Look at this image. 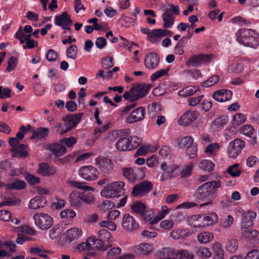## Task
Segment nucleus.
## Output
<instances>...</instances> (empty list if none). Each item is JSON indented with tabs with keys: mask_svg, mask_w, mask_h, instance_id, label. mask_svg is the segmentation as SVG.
<instances>
[{
	"mask_svg": "<svg viewBox=\"0 0 259 259\" xmlns=\"http://www.w3.org/2000/svg\"><path fill=\"white\" fill-rule=\"evenodd\" d=\"M221 186V181L218 180L206 182L199 186L196 190V197L199 199L208 200L206 202L201 204L200 206L211 204L212 201L217 196V189Z\"/></svg>",
	"mask_w": 259,
	"mask_h": 259,
	"instance_id": "1",
	"label": "nucleus"
},
{
	"mask_svg": "<svg viewBox=\"0 0 259 259\" xmlns=\"http://www.w3.org/2000/svg\"><path fill=\"white\" fill-rule=\"evenodd\" d=\"M236 40L240 44L251 48L258 45V37L253 29H241L236 33Z\"/></svg>",
	"mask_w": 259,
	"mask_h": 259,
	"instance_id": "2",
	"label": "nucleus"
},
{
	"mask_svg": "<svg viewBox=\"0 0 259 259\" xmlns=\"http://www.w3.org/2000/svg\"><path fill=\"white\" fill-rule=\"evenodd\" d=\"M170 8H166L163 5L161 9L164 11L162 15L163 21V27L165 29L170 28L175 23V17L174 15H179L180 13V8L178 5H170Z\"/></svg>",
	"mask_w": 259,
	"mask_h": 259,
	"instance_id": "3",
	"label": "nucleus"
},
{
	"mask_svg": "<svg viewBox=\"0 0 259 259\" xmlns=\"http://www.w3.org/2000/svg\"><path fill=\"white\" fill-rule=\"evenodd\" d=\"M125 185L121 181L113 182L107 185L101 191L102 196L112 198L120 196V192Z\"/></svg>",
	"mask_w": 259,
	"mask_h": 259,
	"instance_id": "4",
	"label": "nucleus"
},
{
	"mask_svg": "<svg viewBox=\"0 0 259 259\" xmlns=\"http://www.w3.org/2000/svg\"><path fill=\"white\" fill-rule=\"evenodd\" d=\"M145 169L144 167H123L122 169L123 176L132 183L145 177Z\"/></svg>",
	"mask_w": 259,
	"mask_h": 259,
	"instance_id": "5",
	"label": "nucleus"
},
{
	"mask_svg": "<svg viewBox=\"0 0 259 259\" xmlns=\"http://www.w3.org/2000/svg\"><path fill=\"white\" fill-rule=\"evenodd\" d=\"M68 183L71 187L85 190L81 193L82 202L91 204L95 201L94 195L92 193L88 192V191H94V189L93 187L83 185L84 183L73 180L69 181Z\"/></svg>",
	"mask_w": 259,
	"mask_h": 259,
	"instance_id": "6",
	"label": "nucleus"
},
{
	"mask_svg": "<svg viewBox=\"0 0 259 259\" xmlns=\"http://www.w3.org/2000/svg\"><path fill=\"white\" fill-rule=\"evenodd\" d=\"M153 188L152 182L143 181L136 184L132 189L131 194L134 196L143 197L149 193Z\"/></svg>",
	"mask_w": 259,
	"mask_h": 259,
	"instance_id": "7",
	"label": "nucleus"
},
{
	"mask_svg": "<svg viewBox=\"0 0 259 259\" xmlns=\"http://www.w3.org/2000/svg\"><path fill=\"white\" fill-rule=\"evenodd\" d=\"M33 218L35 224L42 230H48L53 225L52 218L46 213H37Z\"/></svg>",
	"mask_w": 259,
	"mask_h": 259,
	"instance_id": "8",
	"label": "nucleus"
},
{
	"mask_svg": "<svg viewBox=\"0 0 259 259\" xmlns=\"http://www.w3.org/2000/svg\"><path fill=\"white\" fill-rule=\"evenodd\" d=\"M82 115V113H78L77 114H72L66 115L64 118V121L65 122L64 125L66 128L61 132V134L63 135L64 134L70 131L73 127L76 126V125L80 122Z\"/></svg>",
	"mask_w": 259,
	"mask_h": 259,
	"instance_id": "9",
	"label": "nucleus"
},
{
	"mask_svg": "<svg viewBox=\"0 0 259 259\" xmlns=\"http://www.w3.org/2000/svg\"><path fill=\"white\" fill-rule=\"evenodd\" d=\"M245 146V142L239 139H236L229 143L228 148V153L230 157L235 158L241 153Z\"/></svg>",
	"mask_w": 259,
	"mask_h": 259,
	"instance_id": "10",
	"label": "nucleus"
},
{
	"mask_svg": "<svg viewBox=\"0 0 259 259\" xmlns=\"http://www.w3.org/2000/svg\"><path fill=\"white\" fill-rule=\"evenodd\" d=\"M78 174L80 177L87 181H93L98 177L99 172L96 168L88 165L81 167Z\"/></svg>",
	"mask_w": 259,
	"mask_h": 259,
	"instance_id": "11",
	"label": "nucleus"
},
{
	"mask_svg": "<svg viewBox=\"0 0 259 259\" xmlns=\"http://www.w3.org/2000/svg\"><path fill=\"white\" fill-rule=\"evenodd\" d=\"M152 86L150 84H139L134 86L131 89L132 98L137 101L145 97L148 93Z\"/></svg>",
	"mask_w": 259,
	"mask_h": 259,
	"instance_id": "12",
	"label": "nucleus"
},
{
	"mask_svg": "<svg viewBox=\"0 0 259 259\" xmlns=\"http://www.w3.org/2000/svg\"><path fill=\"white\" fill-rule=\"evenodd\" d=\"M211 56L210 55L199 54L193 55L186 61V64L187 66L198 67L202 64L209 61Z\"/></svg>",
	"mask_w": 259,
	"mask_h": 259,
	"instance_id": "13",
	"label": "nucleus"
},
{
	"mask_svg": "<svg viewBox=\"0 0 259 259\" xmlns=\"http://www.w3.org/2000/svg\"><path fill=\"white\" fill-rule=\"evenodd\" d=\"M96 161L101 171L105 174H111L113 169V164L111 160L105 157H99Z\"/></svg>",
	"mask_w": 259,
	"mask_h": 259,
	"instance_id": "14",
	"label": "nucleus"
},
{
	"mask_svg": "<svg viewBox=\"0 0 259 259\" xmlns=\"http://www.w3.org/2000/svg\"><path fill=\"white\" fill-rule=\"evenodd\" d=\"M122 228L127 231H132L138 228L139 224L135 218L128 213L124 214L122 221Z\"/></svg>",
	"mask_w": 259,
	"mask_h": 259,
	"instance_id": "15",
	"label": "nucleus"
},
{
	"mask_svg": "<svg viewBox=\"0 0 259 259\" xmlns=\"http://www.w3.org/2000/svg\"><path fill=\"white\" fill-rule=\"evenodd\" d=\"M145 110L144 108L140 107L132 111L131 114L125 119L127 123H134L142 120L145 117Z\"/></svg>",
	"mask_w": 259,
	"mask_h": 259,
	"instance_id": "16",
	"label": "nucleus"
},
{
	"mask_svg": "<svg viewBox=\"0 0 259 259\" xmlns=\"http://www.w3.org/2000/svg\"><path fill=\"white\" fill-rule=\"evenodd\" d=\"M89 247L90 250H100L101 251H105L108 248L111 247V245L110 243L107 244L106 245L104 244V242H102L99 238H96L95 236H90L89 237Z\"/></svg>",
	"mask_w": 259,
	"mask_h": 259,
	"instance_id": "17",
	"label": "nucleus"
},
{
	"mask_svg": "<svg viewBox=\"0 0 259 259\" xmlns=\"http://www.w3.org/2000/svg\"><path fill=\"white\" fill-rule=\"evenodd\" d=\"M159 64V57L155 53L147 54L144 59V64L146 68L149 69H156Z\"/></svg>",
	"mask_w": 259,
	"mask_h": 259,
	"instance_id": "18",
	"label": "nucleus"
},
{
	"mask_svg": "<svg viewBox=\"0 0 259 259\" xmlns=\"http://www.w3.org/2000/svg\"><path fill=\"white\" fill-rule=\"evenodd\" d=\"M198 116L197 111H187L179 119V123L181 125H187L195 120Z\"/></svg>",
	"mask_w": 259,
	"mask_h": 259,
	"instance_id": "19",
	"label": "nucleus"
},
{
	"mask_svg": "<svg viewBox=\"0 0 259 259\" xmlns=\"http://www.w3.org/2000/svg\"><path fill=\"white\" fill-rule=\"evenodd\" d=\"M232 92L226 89H222L214 92L211 96L217 101L224 102L230 100L232 98Z\"/></svg>",
	"mask_w": 259,
	"mask_h": 259,
	"instance_id": "20",
	"label": "nucleus"
},
{
	"mask_svg": "<svg viewBox=\"0 0 259 259\" xmlns=\"http://www.w3.org/2000/svg\"><path fill=\"white\" fill-rule=\"evenodd\" d=\"M55 23L56 25L62 27L63 29L67 25H72L73 21L67 12H64L55 17Z\"/></svg>",
	"mask_w": 259,
	"mask_h": 259,
	"instance_id": "21",
	"label": "nucleus"
},
{
	"mask_svg": "<svg viewBox=\"0 0 259 259\" xmlns=\"http://www.w3.org/2000/svg\"><path fill=\"white\" fill-rule=\"evenodd\" d=\"M47 149L49 150L56 156H62L66 152V148L60 143H53L47 146Z\"/></svg>",
	"mask_w": 259,
	"mask_h": 259,
	"instance_id": "22",
	"label": "nucleus"
},
{
	"mask_svg": "<svg viewBox=\"0 0 259 259\" xmlns=\"http://www.w3.org/2000/svg\"><path fill=\"white\" fill-rule=\"evenodd\" d=\"M47 201L42 196H36L32 198L29 202V207L33 209H37L45 207L46 205Z\"/></svg>",
	"mask_w": 259,
	"mask_h": 259,
	"instance_id": "23",
	"label": "nucleus"
},
{
	"mask_svg": "<svg viewBox=\"0 0 259 259\" xmlns=\"http://www.w3.org/2000/svg\"><path fill=\"white\" fill-rule=\"evenodd\" d=\"M82 230L77 228H72L66 232V241L69 242L77 241L82 235Z\"/></svg>",
	"mask_w": 259,
	"mask_h": 259,
	"instance_id": "24",
	"label": "nucleus"
},
{
	"mask_svg": "<svg viewBox=\"0 0 259 259\" xmlns=\"http://www.w3.org/2000/svg\"><path fill=\"white\" fill-rule=\"evenodd\" d=\"M38 172L43 176L49 177L55 175L56 169L47 163H42L39 165Z\"/></svg>",
	"mask_w": 259,
	"mask_h": 259,
	"instance_id": "25",
	"label": "nucleus"
},
{
	"mask_svg": "<svg viewBox=\"0 0 259 259\" xmlns=\"http://www.w3.org/2000/svg\"><path fill=\"white\" fill-rule=\"evenodd\" d=\"M255 212L251 211H248L242 217L241 227L246 228L250 227L253 225V220L256 218Z\"/></svg>",
	"mask_w": 259,
	"mask_h": 259,
	"instance_id": "26",
	"label": "nucleus"
},
{
	"mask_svg": "<svg viewBox=\"0 0 259 259\" xmlns=\"http://www.w3.org/2000/svg\"><path fill=\"white\" fill-rule=\"evenodd\" d=\"M115 147L117 150L120 151L131 150L130 139L126 138H120L116 142Z\"/></svg>",
	"mask_w": 259,
	"mask_h": 259,
	"instance_id": "27",
	"label": "nucleus"
},
{
	"mask_svg": "<svg viewBox=\"0 0 259 259\" xmlns=\"http://www.w3.org/2000/svg\"><path fill=\"white\" fill-rule=\"evenodd\" d=\"M228 121V118L227 116H221L213 121L211 127L214 131H220L223 128Z\"/></svg>",
	"mask_w": 259,
	"mask_h": 259,
	"instance_id": "28",
	"label": "nucleus"
},
{
	"mask_svg": "<svg viewBox=\"0 0 259 259\" xmlns=\"http://www.w3.org/2000/svg\"><path fill=\"white\" fill-rule=\"evenodd\" d=\"M49 132V130L48 128L42 127H38L33 131L32 135L30 137V139H45L48 136Z\"/></svg>",
	"mask_w": 259,
	"mask_h": 259,
	"instance_id": "29",
	"label": "nucleus"
},
{
	"mask_svg": "<svg viewBox=\"0 0 259 259\" xmlns=\"http://www.w3.org/2000/svg\"><path fill=\"white\" fill-rule=\"evenodd\" d=\"M27 146L24 144H19L16 147L11 148L10 150L12 152H15L13 154V157H26L28 156V153L26 151Z\"/></svg>",
	"mask_w": 259,
	"mask_h": 259,
	"instance_id": "30",
	"label": "nucleus"
},
{
	"mask_svg": "<svg viewBox=\"0 0 259 259\" xmlns=\"http://www.w3.org/2000/svg\"><path fill=\"white\" fill-rule=\"evenodd\" d=\"M258 232L254 229L250 228V227H241V236L242 237L250 240L253 239L257 237Z\"/></svg>",
	"mask_w": 259,
	"mask_h": 259,
	"instance_id": "31",
	"label": "nucleus"
},
{
	"mask_svg": "<svg viewBox=\"0 0 259 259\" xmlns=\"http://www.w3.org/2000/svg\"><path fill=\"white\" fill-rule=\"evenodd\" d=\"M193 253L187 250H175L174 259H193Z\"/></svg>",
	"mask_w": 259,
	"mask_h": 259,
	"instance_id": "32",
	"label": "nucleus"
},
{
	"mask_svg": "<svg viewBox=\"0 0 259 259\" xmlns=\"http://www.w3.org/2000/svg\"><path fill=\"white\" fill-rule=\"evenodd\" d=\"M175 250L171 248H163L160 251L159 259H174Z\"/></svg>",
	"mask_w": 259,
	"mask_h": 259,
	"instance_id": "33",
	"label": "nucleus"
},
{
	"mask_svg": "<svg viewBox=\"0 0 259 259\" xmlns=\"http://www.w3.org/2000/svg\"><path fill=\"white\" fill-rule=\"evenodd\" d=\"M193 138L191 136H185L180 138L177 140L178 146L181 149L185 147H188L193 144Z\"/></svg>",
	"mask_w": 259,
	"mask_h": 259,
	"instance_id": "34",
	"label": "nucleus"
},
{
	"mask_svg": "<svg viewBox=\"0 0 259 259\" xmlns=\"http://www.w3.org/2000/svg\"><path fill=\"white\" fill-rule=\"evenodd\" d=\"M152 251L151 245L147 243H143L138 245L136 247L135 251L140 255H147Z\"/></svg>",
	"mask_w": 259,
	"mask_h": 259,
	"instance_id": "35",
	"label": "nucleus"
},
{
	"mask_svg": "<svg viewBox=\"0 0 259 259\" xmlns=\"http://www.w3.org/2000/svg\"><path fill=\"white\" fill-rule=\"evenodd\" d=\"M199 91V87L196 86H188L179 92V95L183 97H189Z\"/></svg>",
	"mask_w": 259,
	"mask_h": 259,
	"instance_id": "36",
	"label": "nucleus"
},
{
	"mask_svg": "<svg viewBox=\"0 0 259 259\" xmlns=\"http://www.w3.org/2000/svg\"><path fill=\"white\" fill-rule=\"evenodd\" d=\"M98 238L103 242L110 243L113 241L111 233L106 229H101L98 231Z\"/></svg>",
	"mask_w": 259,
	"mask_h": 259,
	"instance_id": "37",
	"label": "nucleus"
},
{
	"mask_svg": "<svg viewBox=\"0 0 259 259\" xmlns=\"http://www.w3.org/2000/svg\"><path fill=\"white\" fill-rule=\"evenodd\" d=\"M202 221L204 222L202 226L209 225L214 224L218 221V217L215 213H211L207 215L202 217Z\"/></svg>",
	"mask_w": 259,
	"mask_h": 259,
	"instance_id": "38",
	"label": "nucleus"
},
{
	"mask_svg": "<svg viewBox=\"0 0 259 259\" xmlns=\"http://www.w3.org/2000/svg\"><path fill=\"white\" fill-rule=\"evenodd\" d=\"M81 193L72 192L70 195V201L72 205L80 206L82 204Z\"/></svg>",
	"mask_w": 259,
	"mask_h": 259,
	"instance_id": "39",
	"label": "nucleus"
},
{
	"mask_svg": "<svg viewBox=\"0 0 259 259\" xmlns=\"http://www.w3.org/2000/svg\"><path fill=\"white\" fill-rule=\"evenodd\" d=\"M215 164L208 160H203L199 163V168L208 172L213 170Z\"/></svg>",
	"mask_w": 259,
	"mask_h": 259,
	"instance_id": "40",
	"label": "nucleus"
},
{
	"mask_svg": "<svg viewBox=\"0 0 259 259\" xmlns=\"http://www.w3.org/2000/svg\"><path fill=\"white\" fill-rule=\"evenodd\" d=\"M161 37H162V35L160 29H155L151 31L148 39L153 44H156Z\"/></svg>",
	"mask_w": 259,
	"mask_h": 259,
	"instance_id": "41",
	"label": "nucleus"
},
{
	"mask_svg": "<svg viewBox=\"0 0 259 259\" xmlns=\"http://www.w3.org/2000/svg\"><path fill=\"white\" fill-rule=\"evenodd\" d=\"M213 238L212 233L209 232H203L197 236L198 240L203 243H206L211 240Z\"/></svg>",
	"mask_w": 259,
	"mask_h": 259,
	"instance_id": "42",
	"label": "nucleus"
},
{
	"mask_svg": "<svg viewBox=\"0 0 259 259\" xmlns=\"http://www.w3.org/2000/svg\"><path fill=\"white\" fill-rule=\"evenodd\" d=\"M146 208V205L139 201L135 202L131 205L133 211L136 213L142 214L145 210Z\"/></svg>",
	"mask_w": 259,
	"mask_h": 259,
	"instance_id": "43",
	"label": "nucleus"
},
{
	"mask_svg": "<svg viewBox=\"0 0 259 259\" xmlns=\"http://www.w3.org/2000/svg\"><path fill=\"white\" fill-rule=\"evenodd\" d=\"M29 252L32 254H37L40 257L48 258L47 253L49 252V251L39 247H33L29 249Z\"/></svg>",
	"mask_w": 259,
	"mask_h": 259,
	"instance_id": "44",
	"label": "nucleus"
},
{
	"mask_svg": "<svg viewBox=\"0 0 259 259\" xmlns=\"http://www.w3.org/2000/svg\"><path fill=\"white\" fill-rule=\"evenodd\" d=\"M77 52L76 46L71 45L66 50V55L68 58L75 60L77 57Z\"/></svg>",
	"mask_w": 259,
	"mask_h": 259,
	"instance_id": "45",
	"label": "nucleus"
},
{
	"mask_svg": "<svg viewBox=\"0 0 259 259\" xmlns=\"http://www.w3.org/2000/svg\"><path fill=\"white\" fill-rule=\"evenodd\" d=\"M26 184L24 181L17 180L8 185V188L15 190H21L26 187Z\"/></svg>",
	"mask_w": 259,
	"mask_h": 259,
	"instance_id": "46",
	"label": "nucleus"
},
{
	"mask_svg": "<svg viewBox=\"0 0 259 259\" xmlns=\"http://www.w3.org/2000/svg\"><path fill=\"white\" fill-rule=\"evenodd\" d=\"M238 247L237 240L234 239L229 240L226 244V250L230 252H235Z\"/></svg>",
	"mask_w": 259,
	"mask_h": 259,
	"instance_id": "47",
	"label": "nucleus"
},
{
	"mask_svg": "<svg viewBox=\"0 0 259 259\" xmlns=\"http://www.w3.org/2000/svg\"><path fill=\"white\" fill-rule=\"evenodd\" d=\"M214 250V259H223L224 258V251L221 248V245L219 243H216L213 245Z\"/></svg>",
	"mask_w": 259,
	"mask_h": 259,
	"instance_id": "48",
	"label": "nucleus"
},
{
	"mask_svg": "<svg viewBox=\"0 0 259 259\" xmlns=\"http://www.w3.org/2000/svg\"><path fill=\"white\" fill-rule=\"evenodd\" d=\"M220 77L217 75H214L209 78L207 80L202 82V85L204 87H212L215 83H217L219 80Z\"/></svg>",
	"mask_w": 259,
	"mask_h": 259,
	"instance_id": "49",
	"label": "nucleus"
},
{
	"mask_svg": "<svg viewBox=\"0 0 259 259\" xmlns=\"http://www.w3.org/2000/svg\"><path fill=\"white\" fill-rule=\"evenodd\" d=\"M246 120L245 115L241 113H236L233 117V124L239 125L244 123Z\"/></svg>",
	"mask_w": 259,
	"mask_h": 259,
	"instance_id": "50",
	"label": "nucleus"
},
{
	"mask_svg": "<svg viewBox=\"0 0 259 259\" xmlns=\"http://www.w3.org/2000/svg\"><path fill=\"white\" fill-rule=\"evenodd\" d=\"M8 66L6 70L7 72H10L14 70L18 64V59L15 56H11L8 61Z\"/></svg>",
	"mask_w": 259,
	"mask_h": 259,
	"instance_id": "51",
	"label": "nucleus"
},
{
	"mask_svg": "<svg viewBox=\"0 0 259 259\" xmlns=\"http://www.w3.org/2000/svg\"><path fill=\"white\" fill-rule=\"evenodd\" d=\"M240 132L242 134L250 137L254 132V128L250 124H246L242 126Z\"/></svg>",
	"mask_w": 259,
	"mask_h": 259,
	"instance_id": "52",
	"label": "nucleus"
},
{
	"mask_svg": "<svg viewBox=\"0 0 259 259\" xmlns=\"http://www.w3.org/2000/svg\"><path fill=\"white\" fill-rule=\"evenodd\" d=\"M234 218L231 215H228L227 218L221 222V227L224 229H229L233 225Z\"/></svg>",
	"mask_w": 259,
	"mask_h": 259,
	"instance_id": "53",
	"label": "nucleus"
},
{
	"mask_svg": "<svg viewBox=\"0 0 259 259\" xmlns=\"http://www.w3.org/2000/svg\"><path fill=\"white\" fill-rule=\"evenodd\" d=\"M168 71H169V68H167L165 69H162L158 70L150 76V79L152 81H154L156 80L157 79H158V78L168 73Z\"/></svg>",
	"mask_w": 259,
	"mask_h": 259,
	"instance_id": "54",
	"label": "nucleus"
},
{
	"mask_svg": "<svg viewBox=\"0 0 259 259\" xmlns=\"http://www.w3.org/2000/svg\"><path fill=\"white\" fill-rule=\"evenodd\" d=\"M202 221V217L198 216L197 215H192L189 218L188 222L189 224L194 228H200L202 226L201 224H193L194 222H201Z\"/></svg>",
	"mask_w": 259,
	"mask_h": 259,
	"instance_id": "55",
	"label": "nucleus"
},
{
	"mask_svg": "<svg viewBox=\"0 0 259 259\" xmlns=\"http://www.w3.org/2000/svg\"><path fill=\"white\" fill-rule=\"evenodd\" d=\"M238 166L239 164L238 163H236L230 166L227 170L228 173L233 177L239 176L241 171L238 169Z\"/></svg>",
	"mask_w": 259,
	"mask_h": 259,
	"instance_id": "56",
	"label": "nucleus"
},
{
	"mask_svg": "<svg viewBox=\"0 0 259 259\" xmlns=\"http://www.w3.org/2000/svg\"><path fill=\"white\" fill-rule=\"evenodd\" d=\"M60 215L62 218L71 219L76 215V213L72 209H67L62 211Z\"/></svg>",
	"mask_w": 259,
	"mask_h": 259,
	"instance_id": "57",
	"label": "nucleus"
},
{
	"mask_svg": "<svg viewBox=\"0 0 259 259\" xmlns=\"http://www.w3.org/2000/svg\"><path fill=\"white\" fill-rule=\"evenodd\" d=\"M220 149V145L219 144L211 143L209 144L204 150V152L207 154H211L216 151L219 150Z\"/></svg>",
	"mask_w": 259,
	"mask_h": 259,
	"instance_id": "58",
	"label": "nucleus"
},
{
	"mask_svg": "<svg viewBox=\"0 0 259 259\" xmlns=\"http://www.w3.org/2000/svg\"><path fill=\"white\" fill-rule=\"evenodd\" d=\"M25 180L27 182L32 185H35L40 182V179L29 174H27L25 176Z\"/></svg>",
	"mask_w": 259,
	"mask_h": 259,
	"instance_id": "59",
	"label": "nucleus"
},
{
	"mask_svg": "<svg viewBox=\"0 0 259 259\" xmlns=\"http://www.w3.org/2000/svg\"><path fill=\"white\" fill-rule=\"evenodd\" d=\"M131 149H135L141 144V140L137 137H131L130 138Z\"/></svg>",
	"mask_w": 259,
	"mask_h": 259,
	"instance_id": "60",
	"label": "nucleus"
},
{
	"mask_svg": "<svg viewBox=\"0 0 259 259\" xmlns=\"http://www.w3.org/2000/svg\"><path fill=\"white\" fill-rule=\"evenodd\" d=\"M197 148L195 144H192L187 149V154L189 155L190 158H194L197 156Z\"/></svg>",
	"mask_w": 259,
	"mask_h": 259,
	"instance_id": "61",
	"label": "nucleus"
},
{
	"mask_svg": "<svg viewBox=\"0 0 259 259\" xmlns=\"http://www.w3.org/2000/svg\"><path fill=\"white\" fill-rule=\"evenodd\" d=\"M60 141L62 144H65L68 147H71L76 143V140L74 137H70L67 138L62 139Z\"/></svg>",
	"mask_w": 259,
	"mask_h": 259,
	"instance_id": "62",
	"label": "nucleus"
},
{
	"mask_svg": "<svg viewBox=\"0 0 259 259\" xmlns=\"http://www.w3.org/2000/svg\"><path fill=\"white\" fill-rule=\"evenodd\" d=\"M203 95H200L196 97H191L188 99L187 101L191 106H195L198 104L203 98Z\"/></svg>",
	"mask_w": 259,
	"mask_h": 259,
	"instance_id": "63",
	"label": "nucleus"
},
{
	"mask_svg": "<svg viewBox=\"0 0 259 259\" xmlns=\"http://www.w3.org/2000/svg\"><path fill=\"white\" fill-rule=\"evenodd\" d=\"M259 258V251L254 249L249 251L244 259H258Z\"/></svg>",
	"mask_w": 259,
	"mask_h": 259,
	"instance_id": "64",
	"label": "nucleus"
}]
</instances>
